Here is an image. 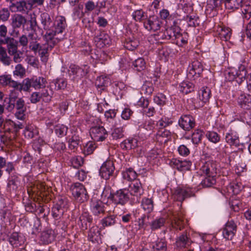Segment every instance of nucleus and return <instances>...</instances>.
<instances>
[{
	"instance_id": "obj_1",
	"label": "nucleus",
	"mask_w": 251,
	"mask_h": 251,
	"mask_svg": "<svg viewBox=\"0 0 251 251\" xmlns=\"http://www.w3.org/2000/svg\"><path fill=\"white\" fill-rule=\"evenodd\" d=\"M101 198L103 201L105 198L107 199V201L105 202L106 205L113 204V209H109L108 212H112L116 215L121 216L126 211L125 207L130 200L129 190L127 188H124L113 192L109 186L105 187L102 193Z\"/></svg>"
},
{
	"instance_id": "obj_60",
	"label": "nucleus",
	"mask_w": 251,
	"mask_h": 251,
	"mask_svg": "<svg viewBox=\"0 0 251 251\" xmlns=\"http://www.w3.org/2000/svg\"><path fill=\"white\" fill-rule=\"evenodd\" d=\"M31 87H32L31 79L26 78L23 80L22 83H20L19 91H21L22 90H23L25 92H28L29 91Z\"/></svg>"
},
{
	"instance_id": "obj_45",
	"label": "nucleus",
	"mask_w": 251,
	"mask_h": 251,
	"mask_svg": "<svg viewBox=\"0 0 251 251\" xmlns=\"http://www.w3.org/2000/svg\"><path fill=\"white\" fill-rule=\"evenodd\" d=\"M182 20L186 22L188 27H195L200 24L199 18L195 16L186 15L183 17Z\"/></svg>"
},
{
	"instance_id": "obj_30",
	"label": "nucleus",
	"mask_w": 251,
	"mask_h": 251,
	"mask_svg": "<svg viewBox=\"0 0 251 251\" xmlns=\"http://www.w3.org/2000/svg\"><path fill=\"white\" fill-rule=\"evenodd\" d=\"M32 87L35 89L45 88L47 84V79L43 76H34L31 78Z\"/></svg>"
},
{
	"instance_id": "obj_54",
	"label": "nucleus",
	"mask_w": 251,
	"mask_h": 251,
	"mask_svg": "<svg viewBox=\"0 0 251 251\" xmlns=\"http://www.w3.org/2000/svg\"><path fill=\"white\" fill-rule=\"evenodd\" d=\"M0 61L5 66H9L11 62L10 58L7 55L6 50L0 46Z\"/></svg>"
},
{
	"instance_id": "obj_29",
	"label": "nucleus",
	"mask_w": 251,
	"mask_h": 251,
	"mask_svg": "<svg viewBox=\"0 0 251 251\" xmlns=\"http://www.w3.org/2000/svg\"><path fill=\"white\" fill-rule=\"evenodd\" d=\"M178 88L181 93L187 94L194 91L195 85L193 82L188 80H184L179 84Z\"/></svg>"
},
{
	"instance_id": "obj_21",
	"label": "nucleus",
	"mask_w": 251,
	"mask_h": 251,
	"mask_svg": "<svg viewBox=\"0 0 251 251\" xmlns=\"http://www.w3.org/2000/svg\"><path fill=\"white\" fill-rule=\"evenodd\" d=\"M25 240V237L23 234L17 232L11 233L8 238V242L14 247L22 246Z\"/></svg>"
},
{
	"instance_id": "obj_52",
	"label": "nucleus",
	"mask_w": 251,
	"mask_h": 251,
	"mask_svg": "<svg viewBox=\"0 0 251 251\" xmlns=\"http://www.w3.org/2000/svg\"><path fill=\"white\" fill-rule=\"evenodd\" d=\"M95 142L96 141H94V140L89 141L84 146L83 153L85 156L92 154L97 148V146Z\"/></svg>"
},
{
	"instance_id": "obj_15",
	"label": "nucleus",
	"mask_w": 251,
	"mask_h": 251,
	"mask_svg": "<svg viewBox=\"0 0 251 251\" xmlns=\"http://www.w3.org/2000/svg\"><path fill=\"white\" fill-rule=\"evenodd\" d=\"M162 22L156 16H150L144 22V27L149 31L155 32L161 27Z\"/></svg>"
},
{
	"instance_id": "obj_58",
	"label": "nucleus",
	"mask_w": 251,
	"mask_h": 251,
	"mask_svg": "<svg viewBox=\"0 0 251 251\" xmlns=\"http://www.w3.org/2000/svg\"><path fill=\"white\" fill-rule=\"evenodd\" d=\"M207 139L211 142L216 144L220 142V136L215 131H208L205 135Z\"/></svg>"
},
{
	"instance_id": "obj_3",
	"label": "nucleus",
	"mask_w": 251,
	"mask_h": 251,
	"mask_svg": "<svg viewBox=\"0 0 251 251\" xmlns=\"http://www.w3.org/2000/svg\"><path fill=\"white\" fill-rule=\"evenodd\" d=\"M226 79L229 82H235L240 85L245 79L248 91L251 93V74H248L246 67L241 64L237 70L231 69L226 74Z\"/></svg>"
},
{
	"instance_id": "obj_44",
	"label": "nucleus",
	"mask_w": 251,
	"mask_h": 251,
	"mask_svg": "<svg viewBox=\"0 0 251 251\" xmlns=\"http://www.w3.org/2000/svg\"><path fill=\"white\" fill-rule=\"evenodd\" d=\"M176 245L180 248H185L190 245V239L186 233H183L176 239Z\"/></svg>"
},
{
	"instance_id": "obj_34",
	"label": "nucleus",
	"mask_w": 251,
	"mask_h": 251,
	"mask_svg": "<svg viewBox=\"0 0 251 251\" xmlns=\"http://www.w3.org/2000/svg\"><path fill=\"white\" fill-rule=\"evenodd\" d=\"M68 82L66 78L60 77L53 79L50 83V87H54L56 90H64L67 86Z\"/></svg>"
},
{
	"instance_id": "obj_11",
	"label": "nucleus",
	"mask_w": 251,
	"mask_h": 251,
	"mask_svg": "<svg viewBox=\"0 0 251 251\" xmlns=\"http://www.w3.org/2000/svg\"><path fill=\"white\" fill-rule=\"evenodd\" d=\"M179 126L184 130L189 131L193 129L196 125L195 118L189 114H183L178 120Z\"/></svg>"
},
{
	"instance_id": "obj_28",
	"label": "nucleus",
	"mask_w": 251,
	"mask_h": 251,
	"mask_svg": "<svg viewBox=\"0 0 251 251\" xmlns=\"http://www.w3.org/2000/svg\"><path fill=\"white\" fill-rule=\"evenodd\" d=\"M180 22V20H174L172 24L170 23L171 26L167 28L169 38L173 42L175 39L176 35L178 30H180V28L178 25Z\"/></svg>"
},
{
	"instance_id": "obj_6",
	"label": "nucleus",
	"mask_w": 251,
	"mask_h": 251,
	"mask_svg": "<svg viewBox=\"0 0 251 251\" xmlns=\"http://www.w3.org/2000/svg\"><path fill=\"white\" fill-rule=\"evenodd\" d=\"M195 191L192 187L187 185L177 187L174 191L173 196L175 201L182 202L185 199L194 197Z\"/></svg>"
},
{
	"instance_id": "obj_57",
	"label": "nucleus",
	"mask_w": 251,
	"mask_h": 251,
	"mask_svg": "<svg viewBox=\"0 0 251 251\" xmlns=\"http://www.w3.org/2000/svg\"><path fill=\"white\" fill-rule=\"evenodd\" d=\"M126 150H131L136 148L138 145V142L136 138H129L125 140L123 142Z\"/></svg>"
},
{
	"instance_id": "obj_2",
	"label": "nucleus",
	"mask_w": 251,
	"mask_h": 251,
	"mask_svg": "<svg viewBox=\"0 0 251 251\" xmlns=\"http://www.w3.org/2000/svg\"><path fill=\"white\" fill-rule=\"evenodd\" d=\"M166 222L169 224L171 230L177 231L182 230L186 223L184 215L181 211L169 210L166 214L152 221L149 225L151 230L155 231L163 227Z\"/></svg>"
},
{
	"instance_id": "obj_63",
	"label": "nucleus",
	"mask_w": 251,
	"mask_h": 251,
	"mask_svg": "<svg viewBox=\"0 0 251 251\" xmlns=\"http://www.w3.org/2000/svg\"><path fill=\"white\" fill-rule=\"evenodd\" d=\"M70 163L74 168H78L83 165V158L80 156H75L71 159Z\"/></svg>"
},
{
	"instance_id": "obj_5",
	"label": "nucleus",
	"mask_w": 251,
	"mask_h": 251,
	"mask_svg": "<svg viewBox=\"0 0 251 251\" xmlns=\"http://www.w3.org/2000/svg\"><path fill=\"white\" fill-rule=\"evenodd\" d=\"M89 72V67L87 65L80 67L72 64L68 70L69 75L71 79L77 81L85 76Z\"/></svg>"
},
{
	"instance_id": "obj_16",
	"label": "nucleus",
	"mask_w": 251,
	"mask_h": 251,
	"mask_svg": "<svg viewBox=\"0 0 251 251\" xmlns=\"http://www.w3.org/2000/svg\"><path fill=\"white\" fill-rule=\"evenodd\" d=\"M130 196L136 197V202H139L141 197L144 193V190L141 182L139 180H135L130 186Z\"/></svg>"
},
{
	"instance_id": "obj_47",
	"label": "nucleus",
	"mask_w": 251,
	"mask_h": 251,
	"mask_svg": "<svg viewBox=\"0 0 251 251\" xmlns=\"http://www.w3.org/2000/svg\"><path fill=\"white\" fill-rule=\"evenodd\" d=\"M133 69L137 72H142L146 67V62L144 58L139 57L132 63Z\"/></svg>"
},
{
	"instance_id": "obj_19",
	"label": "nucleus",
	"mask_w": 251,
	"mask_h": 251,
	"mask_svg": "<svg viewBox=\"0 0 251 251\" xmlns=\"http://www.w3.org/2000/svg\"><path fill=\"white\" fill-rule=\"evenodd\" d=\"M172 134L168 129H158L156 132L154 140L160 145H162L168 142L171 139Z\"/></svg>"
},
{
	"instance_id": "obj_48",
	"label": "nucleus",
	"mask_w": 251,
	"mask_h": 251,
	"mask_svg": "<svg viewBox=\"0 0 251 251\" xmlns=\"http://www.w3.org/2000/svg\"><path fill=\"white\" fill-rule=\"evenodd\" d=\"M204 131L201 129H195L192 134V142L194 144L199 145L201 143Z\"/></svg>"
},
{
	"instance_id": "obj_12",
	"label": "nucleus",
	"mask_w": 251,
	"mask_h": 251,
	"mask_svg": "<svg viewBox=\"0 0 251 251\" xmlns=\"http://www.w3.org/2000/svg\"><path fill=\"white\" fill-rule=\"evenodd\" d=\"M115 166L113 161L107 160L101 165L100 169V175L101 178L107 180L113 176Z\"/></svg>"
},
{
	"instance_id": "obj_23",
	"label": "nucleus",
	"mask_w": 251,
	"mask_h": 251,
	"mask_svg": "<svg viewBox=\"0 0 251 251\" xmlns=\"http://www.w3.org/2000/svg\"><path fill=\"white\" fill-rule=\"evenodd\" d=\"M237 103L240 107L244 109H251V95L245 93H241L237 99Z\"/></svg>"
},
{
	"instance_id": "obj_36",
	"label": "nucleus",
	"mask_w": 251,
	"mask_h": 251,
	"mask_svg": "<svg viewBox=\"0 0 251 251\" xmlns=\"http://www.w3.org/2000/svg\"><path fill=\"white\" fill-rule=\"evenodd\" d=\"M167 242L163 239H158L155 242L151 244V248L153 251H166Z\"/></svg>"
},
{
	"instance_id": "obj_55",
	"label": "nucleus",
	"mask_w": 251,
	"mask_h": 251,
	"mask_svg": "<svg viewBox=\"0 0 251 251\" xmlns=\"http://www.w3.org/2000/svg\"><path fill=\"white\" fill-rule=\"evenodd\" d=\"M173 121L171 119L166 117H162L156 123V126L158 129H166L165 128L171 125Z\"/></svg>"
},
{
	"instance_id": "obj_51",
	"label": "nucleus",
	"mask_w": 251,
	"mask_h": 251,
	"mask_svg": "<svg viewBox=\"0 0 251 251\" xmlns=\"http://www.w3.org/2000/svg\"><path fill=\"white\" fill-rule=\"evenodd\" d=\"M141 205L147 213H151L153 209V201L151 199L144 198L142 199Z\"/></svg>"
},
{
	"instance_id": "obj_62",
	"label": "nucleus",
	"mask_w": 251,
	"mask_h": 251,
	"mask_svg": "<svg viewBox=\"0 0 251 251\" xmlns=\"http://www.w3.org/2000/svg\"><path fill=\"white\" fill-rule=\"evenodd\" d=\"M167 98L163 93H158L153 98L155 103L160 106H163L166 103Z\"/></svg>"
},
{
	"instance_id": "obj_10",
	"label": "nucleus",
	"mask_w": 251,
	"mask_h": 251,
	"mask_svg": "<svg viewBox=\"0 0 251 251\" xmlns=\"http://www.w3.org/2000/svg\"><path fill=\"white\" fill-rule=\"evenodd\" d=\"M89 133L93 140L96 142H102L108 136V132L102 126H92L89 129Z\"/></svg>"
},
{
	"instance_id": "obj_13",
	"label": "nucleus",
	"mask_w": 251,
	"mask_h": 251,
	"mask_svg": "<svg viewBox=\"0 0 251 251\" xmlns=\"http://www.w3.org/2000/svg\"><path fill=\"white\" fill-rule=\"evenodd\" d=\"M169 164L171 167L179 172H186L190 170L192 162L187 160H179L177 158L172 159Z\"/></svg>"
},
{
	"instance_id": "obj_38",
	"label": "nucleus",
	"mask_w": 251,
	"mask_h": 251,
	"mask_svg": "<svg viewBox=\"0 0 251 251\" xmlns=\"http://www.w3.org/2000/svg\"><path fill=\"white\" fill-rule=\"evenodd\" d=\"M109 83V78L107 76L98 77L95 82V85L100 89V91H105Z\"/></svg>"
},
{
	"instance_id": "obj_56",
	"label": "nucleus",
	"mask_w": 251,
	"mask_h": 251,
	"mask_svg": "<svg viewBox=\"0 0 251 251\" xmlns=\"http://www.w3.org/2000/svg\"><path fill=\"white\" fill-rule=\"evenodd\" d=\"M139 41L135 39L128 38L124 43V47L129 50H134L139 46Z\"/></svg>"
},
{
	"instance_id": "obj_22",
	"label": "nucleus",
	"mask_w": 251,
	"mask_h": 251,
	"mask_svg": "<svg viewBox=\"0 0 251 251\" xmlns=\"http://www.w3.org/2000/svg\"><path fill=\"white\" fill-rule=\"evenodd\" d=\"M90 209L95 216L100 217L104 215L105 212L104 204L101 201H93L91 204Z\"/></svg>"
},
{
	"instance_id": "obj_49",
	"label": "nucleus",
	"mask_w": 251,
	"mask_h": 251,
	"mask_svg": "<svg viewBox=\"0 0 251 251\" xmlns=\"http://www.w3.org/2000/svg\"><path fill=\"white\" fill-rule=\"evenodd\" d=\"M54 132L57 137L62 138L67 134L68 127L63 124H57L54 127Z\"/></svg>"
},
{
	"instance_id": "obj_27",
	"label": "nucleus",
	"mask_w": 251,
	"mask_h": 251,
	"mask_svg": "<svg viewBox=\"0 0 251 251\" xmlns=\"http://www.w3.org/2000/svg\"><path fill=\"white\" fill-rule=\"evenodd\" d=\"M26 21L24 16L16 14L11 18V25L14 29L20 28L22 26L24 27Z\"/></svg>"
},
{
	"instance_id": "obj_35",
	"label": "nucleus",
	"mask_w": 251,
	"mask_h": 251,
	"mask_svg": "<svg viewBox=\"0 0 251 251\" xmlns=\"http://www.w3.org/2000/svg\"><path fill=\"white\" fill-rule=\"evenodd\" d=\"M181 29L178 30L176 35V38L174 43H175L179 46H183L187 44L189 35L186 32H181Z\"/></svg>"
},
{
	"instance_id": "obj_4",
	"label": "nucleus",
	"mask_w": 251,
	"mask_h": 251,
	"mask_svg": "<svg viewBox=\"0 0 251 251\" xmlns=\"http://www.w3.org/2000/svg\"><path fill=\"white\" fill-rule=\"evenodd\" d=\"M67 25L66 18L62 16H57L53 21L51 28L49 32L48 39L51 38L56 39L57 41L58 37H55V36L62 34L65 30Z\"/></svg>"
},
{
	"instance_id": "obj_26",
	"label": "nucleus",
	"mask_w": 251,
	"mask_h": 251,
	"mask_svg": "<svg viewBox=\"0 0 251 251\" xmlns=\"http://www.w3.org/2000/svg\"><path fill=\"white\" fill-rule=\"evenodd\" d=\"M100 235V228L97 226H94L89 230L88 239L93 243H98L101 239Z\"/></svg>"
},
{
	"instance_id": "obj_9",
	"label": "nucleus",
	"mask_w": 251,
	"mask_h": 251,
	"mask_svg": "<svg viewBox=\"0 0 251 251\" xmlns=\"http://www.w3.org/2000/svg\"><path fill=\"white\" fill-rule=\"evenodd\" d=\"M203 71V66L198 60H194L190 64L187 68V76L190 79L195 80L201 76Z\"/></svg>"
},
{
	"instance_id": "obj_59",
	"label": "nucleus",
	"mask_w": 251,
	"mask_h": 251,
	"mask_svg": "<svg viewBox=\"0 0 251 251\" xmlns=\"http://www.w3.org/2000/svg\"><path fill=\"white\" fill-rule=\"evenodd\" d=\"M64 212L65 209L63 208L53 206L51 209V215L55 220H59L62 217Z\"/></svg>"
},
{
	"instance_id": "obj_37",
	"label": "nucleus",
	"mask_w": 251,
	"mask_h": 251,
	"mask_svg": "<svg viewBox=\"0 0 251 251\" xmlns=\"http://www.w3.org/2000/svg\"><path fill=\"white\" fill-rule=\"evenodd\" d=\"M123 177L128 181H135L138 176L137 173L131 167L126 168L122 172Z\"/></svg>"
},
{
	"instance_id": "obj_64",
	"label": "nucleus",
	"mask_w": 251,
	"mask_h": 251,
	"mask_svg": "<svg viewBox=\"0 0 251 251\" xmlns=\"http://www.w3.org/2000/svg\"><path fill=\"white\" fill-rule=\"evenodd\" d=\"M240 118L243 122L246 123L251 127V110L248 112H242Z\"/></svg>"
},
{
	"instance_id": "obj_40",
	"label": "nucleus",
	"mask_w": 251,
	"mask_h": 251,
	"mask_svg": "<svg viewBox=\"0 0 251 251\" xmlns=\"http://www.w3.org/2000/svg\"><path fill=\"white\" fill-rule=\"evenodd\" d=\"M131 16L132 19L137 22H144L148 18L147 12L142 9L134 11Z\"/></svg>"
},
{
	"instance_id": "obj_50",
	"label": "nucleus",
	"mask_w": 251,
	"mask_h": 251,
	"mask_svg": "<svg viewBox=\"0 0 251 251\" xmlns=\"http://www.w3.org/2000/svg\"><path fill=\"white\" fill-rule=\"evenodd\" d=\"M38 131L36 127L32 125L27 126L24 132L25 137L28 139L33 138L35 135H37Z\"/></svg>"
},
{
	"instance_id": "obj_32",
	"label": "nucleus",
	"mask_w": 251,
	"mask_h": 251,
	"mask_svg": "<svg viewBox=\"0 0 251 251\" xmlns=\"http://www.w3.org/2000/svg\"><path fill=\"white\" fill-rule=\"evenodd\" d=\"M94 41L97 47L101 48L109 43V36L101 33L94 37Z\"/></svg>"
},
{
	"instance_id": "obj_17",
	"label": "nucleus",
	"mask_w": 251,
	"mask_h": 251,
	"mask_svg": "<svg viewBox=\"0 0 251 251\" xmlns=\"http://www.w3.org/2000/svg\"><path fill=\"white\" fill-rule=\"evenodd\" d=\"M200 171L205 176H213L217 174L216 164L213 161L208 160L202 162Z\"/></svg>"
},
{
	"instance_id": "obj_43",
	"label": "nucleus",
	"mask_w": 251,
	"mask_h": 251,
	"mask_svg": "<svg viewBox=\"0 0 251 251\" xmlns=\"http://www.w3.org/2000/svg\"><path fill=\"white\" fill-rule=\"evenodd\" d=\"M200 99L204 103L209 101L211 96V93L209 88L207 87H203L199 92Z\"/></svg>"
},
{
	"instance_id": "obj_25",
	"label": "nucleus",
	"mask_w": 251,
	"mask_h": 251,
	"mask_svg": "<svg viewBox=\"0 0 251 251\" xmlns=\"http://www.w3.org/2000/svg\"><path fill=\"white\" fill-rule=\"evenodd\" d=\"M225 139L226 142L230 146H234L237 147L240 145L238 134L234 130H230L226 133Z\"/></svg>"
},
{
	"instance_id": "obj_7",
	"label": "nucleus",
	"mask_w": 251,
	"mask_h": 251,
	"mask_svg": "<svg viewBox=\"0 0 251 251\" xmlns=\"http://www.w3.org/2000/svg\"><path fill=\"white\" fill-rule=\"evenodd\" d=\"M70 190L73 196L79 202L83 203L88 200L89 196L82 184L75 183L71 185Z\"/></svg>"
},
{
	"instance_id": "obj_31",
	"label": "nucleus",
	"mask_w": 251,
	"mask_h": 251,
	"mask_svg": "<svg viewBox=\"0 0 251 251\" xmlns=\"http://www.w3.org/2000/svg\"><path fill=\"white\" fill-rule=\"evenodd\" d=\"M81 142V138L76 132H75L68 140V147L70 150L75 152L77 151Z\"/></svg>"
},
{
	"instance_id": "obj_8",
	"label": "nucleus",
	"mask_w": 251,
	"mask_h": 251,
	"mask_svg": "<svg viewBox=\"0 0 251 251\" xmlns=\"http://www.w3.org/2000/svg\"><path fill=\"white\" fill-rule=\"evenodd\" d=\"M45 41V43L43 44L38 51L39 56H40L41 60L42 62H46L48 59L49 50H51L54 46L56 44L57 41L56 39L51 38L50 39H47L46 36L43 37Z\"/></svg>"
},
{
	"instance_id": "obj_46",
	"label": "nucleus",
	"mask_w": 251,
	"mask_h": 251,
	"mask_svg": "<svg viewBox=\"0 0 251 251\" xmlns=\"http://www.w3.org/2000/svg\"><path fill=\"white\" fill-rule=\"evenodd\" d=\"M53 93L52 88L50 86L42 89L40 95L44 101L49 102L51 100Z\"/></svg>"
},
{
	"instance_id": "obj_24",
	"label": "nucleus",
	"mask_w": 251,
	"mask_h": 251,
	"mask_svg": "<svg viewBox=\"0 0 251 251\" xmlns=\"http://www.w3.org/2000/svg\"><path fill=\"white\" fill-rule=\"evenodd\" d=\"M93 222V218L88 212H83L80 215L77 222V225L82 230L87 229L88 223L91 224Z\"/></svg>"
},
{
	"instance_id": "obj_33",
	"label": "nucleus",
	"mask_w": 251,
	"mask_h": 251,
	"mask_svg": "<svg viewBox=\"0 0 251 251\" xmlns=\"http://www.w3.org/2000/svg\"><path fill=\"white\" fill-rule=\"evenodd\" d=\"M13 7L16 8L17 11L23 13H26L32 9V6L28 0L27 1L24 0L17 1L13 4Z\"/></svg>"
},
{
	"instance_id": "obj_14",
	"label": "nucleus",
	"mask_w": 251,
	"mask_h": 251,
	"mask_svg": "<svg viewBox=\"0 0 251 251\" xmlns=\"http://www.w3.org/2000/svg\"><path fill=\"white\" fill-rule=\"evenodd\" d=\"M237 228L235 222L232 220H228L222 230L223 237L226 240H232L236 232Z\"/></svg>"
},
{
	"instance_id": "obj_39",
	"label": "nucleus",
	"mask_w": 251,
	"mask_h": 251,
	"mask_svg": "<svg viewBox=\"0 0 251 251\" xmlns=\"http://www.w3.org/2000/svg\"><path fill=\"white\" fill-rule=\"evenodd\" d=\"M116 216L114 214L109 215L102 219L100 223L101 225V228H105V227L113 226L116 223Z\"/></svg>"
},
{
	"instance_id": "obj_61",
	"label": "nucleus",
	"mask_w": 251,
	"mask_h": 251,
	"mask_svg": "<svg viewBox=\"0 0 251 251\" xmlns=\"http://www.w3.org/2000/svg\"><path fill=\"white\" fill-rule=\"evenodd\" d=\"M124 128L122 127H115L112 129L111 136L113 139H118L123 138L124 136Z\"/></svg>"
},
{
	"instance_id": "obj_53",
	"label": "nucleus",
	"mask_w": 251,
	"mask_h": 251,
	"mask_svg": "<svg viewBox=\"0 0 251 251\" xmlns=\"http://www.w3.org/2000/svg\"><path fill=\"white\" fill-rule=\"evenodd\" d=\"M216 176H206V177L203 179L201 184L203 187H211L214 186L216 183Z\"/></svg>"
},
{
	"instance_id": "obj_18",
	"label": "nucleus",
	"mask_w": 251,
	"mask_h": 251,
	"mask_svg": "<svg viewBox=\"0 0 251 251\" xmlns=\"http://www.w3.org/2000/svg\"><path fill=\"white\" fill-rule=\"evenodd\" d=\"M55 237L56 233L54 230L48 229L41 232L39 241L42 245H48L52 243L55 240Z\"/></svg>"
},
{
	"instance_id": "obj_42",
	"label": "nucleus",
	"mask_w": 251,
	"mask_h": 251,
	"mask_svg": "<svg viewBox=\"0 0 251 251\" xmlns=\"http://www.w3.org/2000/svg\"><path fill=\"white\" fill-rule=\"evenodd\" d=\"M243 0H225L224 4L226 8L228 10L234 11L241 7Z\"/></svg>"
},
{
	"instance_id": "obj_41",
	"label": "nucleus",
	"mask_w": 251,
	"mask_h": 251,
	"mask_svg": "<svg viewBox=\"0 0 251 251\" xmlns=\"http://www.w3.org/2000/svg\"><path fill=\"white\" fill-rule=\"evenodd\" d=\"M241 11L243 22L249 21L251 18V2L243 5L241 6Z\"/></svg>"
},
{
	"instance_id": "obj_20",
	"label": "nucleus",
	"mask_w": 251,
	"mask_h": 251,
	"mask_svg": "<svg viewBox=\"0 0 251 251\" xmlns=\"http://www.w3.org/2000/svg\"><path fill=\"white\" fill-rule=\"evenodd\" d=\"M40 18L41 23L43 25V27L44 30H46V33L44 36H46L48 39L49 32L50 29L51 28L53 25V18L49 15V14L46 12L42 13L41 14Z\"/></svg>"
}]
</instances>
